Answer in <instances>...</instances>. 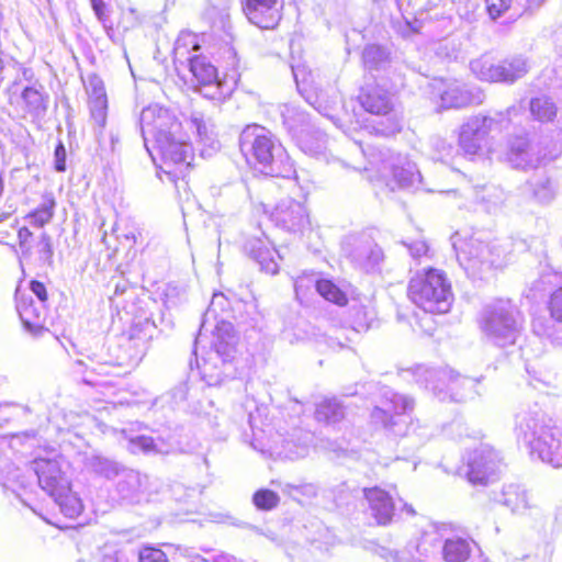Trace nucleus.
<instances>
[{
    "mask_svg": "<svg viewBox=\"0 0 562 562\" xmlns=\"http://www.w3.org/2000/svg\"><path fill=\"white\" fill-rule=\"evenodd\" d=\"M516 436L542 462L562 467V429L540 409L521 411L516 415Z\"/></svg>",
    "mask_w": 562,
    "mask_h": 562,
    "instance_id": "7ed1b4c3",
    "label": "nucleus"
},
{
    "mask_svg": "<svg viewBox=\"0 0 562 562\" xmlns=\"http://www.w3.org/2000/svg\"><path fill=\"white\" fill-rule=\"evenodd\" d=\"M387 120H389L390 125L385 130L382 131L383 134L392 135L401 130V123L398 120H396L394 117H389Z\"/></svg>",
    "mask_w": 562,
    "mask_h": 562,
    "instance_id": "338daca9",
    "label": "nucleus"
},
{
    "mask_svg": "<svg viewBox=\"0 0 562 562\" xmlns=\"http://www.w3.org/2000/svg\"><path fill=\"white\" fill-rule=\"evenodd\" d=\"M501 61L491 54H483L471 60L470 69L479 80L498 83L502 78Z\"/></svg>",
    "mask_w": 562,
    "mask_h": 562,
    "instance_id": "7c9ffc66",
    "label": "nucleus"
},
{
    "mask_svg": "<svg viewBox=\"0 0 562 562\" xmlns=\"http://www.w3.org/2000/svg\"><path fill=\"white\" fill-rule=\"evenodd\" d=\"M178 445L176 437L170 434L157 438L142 435L130 438L126 448L132 453H169Z\"/></svg>",
    "mask_w": 562,
    "mask_h": 562,
    "instance_id": "5701e85b",
    "label": "nucleus"
},
{
    "mask_svg": "<svg viewBox=\"0 0 562 562\" xmlns=\"http://www.w3.org/2000/svg\"><path fill=\"white\" fill-rule=\"evenodd\" d=\"M501 82L514 83L529 71V61L522 55H515L501 61Z\"/></svg>",
    "mask_w": 562,
    "mask_h": 562,
    "instance_id": "f704fd0d",
    "label": "nucleus"
},
{
    "mask_svg": "<svg viewBox=\"0 0 562 562\" xmlns=\"http://www.w3.org/2000/svg\"><path fill=\"white\" fill-rule=\"evenodd\" d=\"M364 67L369 70L385 69L389 64V53L379 45H368L362 53Z\"/></svg>",
    "mask_w": 562,
    "mask_h": 562,
    "instance_id": "c03bdc74",
    "label": "nucleus"
},
{
    "mask_svg": "<svg viewBox=\"0 0 562 562\" xmlns=\"http://www.w3.org/2000/svg\"><path fill=\"white\" fill-rule=\"evenodd\" d=\"M443 538L439 533V531L435 527H430L425 530L417 544L416 551L419 553L420 558H431L436 557L439 553L441 554Z\"/></svg>",
    "mask_w": 562,
    "mask_h": 562,
    "instance_id": "ea45409f",
    "label": "nucleus"
},
{
    "mask_svg": "<svg viewBox=\"0 0 562 562\" xmlns=\"http://www.w3.org/2000/svg\"><path fill=\"white\" fill-rule=\"evenodd\" d=\"M494 501L516 516L538 518L543 514L538 499L520 484H505Z\"/></svg>",
    "mask_w": 562,
    "mask_h": 562,
    "instance_id": "2eb2a0df",
    "label": "nucleus"
},
{
    "mask_svg": "<svg viewBox=\"0 0 562 562\" xmlns=\"http://www.w3.org/2000/svg\"><path fill=\"white\" fill-rule=\"evenodd\" d=\"M139 562H168L164 551L156 548H144L138 554Z\"/></svg>",
    "mask_w": 562,
    "mask_h": 562,
    "instance_id": "5fc2aeb1",
    "label": "nucleus"
},
{
    "mask_svg": "<svg viewBox=\"0 0 562 562\" xmlns=\"http://www.w3.org/2000/svg\"><path fill=\"white\" fill-rule=\"evenodd\" d=\"M370 164L378 169L380 178L387 186L398 188H418L422 176L416 165L406 156L396 154L389 148L378 149L371 154Z\"/></svg>",
    "mask_w": 562,
    "mask_h": 562,
    "instance_id": "1a4fd4ad",
    "label": "nucleus"
},
{
    "mask_svg": "<svg viewBox=\"0 0 562 562\" xmlns=\"http://www.w3.org/2000/svg\"><path fill=\"white\" fill-rule=\"evenodd\" d=\"M407 293L416 306L429 314H445L453 302L447 274L435 268L417 272L408 283Z\"/></svg>",
    "mask_w": 562,
    "mask_h": 562,
    "instance_id": "423d86ee",
    "label": "nucleus"
},
{
    "mask_svg": "<svg viewBox=\"0 0 562 562\" xmlns=\"http://www.w3.org/2000/svg\"><path fill=\"white\" fill-rule=\"evenodd\" d=\"M247 254L254 258L260 266V269L269 274H276L279 271L277 258H280L278 251L269 248L262 239H249L245 245Z\"/></svg>",
    "mask_w": 562,
    "mask_h": 562,
    "instance_id": "cd10ccee",
    "label": "nucleus"
},
{
    "mask_svg": "<svg viewBox=\"0 0 562 562\" xmlns=\"http://www.w3.org/2000/svg\"><path fill=\"white\" fill-rule=\"evenodd\" d=\"M529 112L535 121L550 123L557 117L558 106L551 98L539 95L530 99Z\"/></svg>",
    "mask_w": 562,
    "mask_h": 562,
    "instance_id": "e433bc0d",
    "label": "nucleus"
},
{
    "mask_svg": "<svg viewBox=\"0 0 562 562\" xmlns=\"http://www.w3.org/2000/svg\"><path fill=\"white\" fill-rule=\"evenodd\" d=\"M281 115L284 126L293 138L299 136L300 132L303 133L310 127L305 112L293 104L283 105Z\"/></svg>",
    "mask_w": 562,
    "mask_h": 562,
    "instance_id": "58836bf2",
    "label": "nucleus"
},
{
    "mask_svg": "<svg viewBox=\"0 0 562 562\" xmlns=\"http://www.w3.org/2000/svg\"><path fill=\"white\" fill-rule=\"evenodd\" d=\"M50 496L66 517L76 518L81 514L83 505L78 495L71 491V483L65 491H56Z\"/></svg>",
    "mask_w": 562,
    "mask_h": 562,
    "instance_id": "4c0bfd02",
    "label": "nucleus"
},
{
    "mask_svg": "<svg viewBox=\"0 0 562 562\" xmlns=\"http://www.w3.org/2000/svg\"><path fill=\"white\" fill-rule=\"evenodd\" d=\"M203 328L204 323L201 325L194 341L193 355L196 358L198 345L201 341ZM236 344L237 337L232 323H217L213 334L212 350L209 352L207 358L202 360V363H199L196 360L201 376L207 385H220L226 378H231L235 373L233 360L236 355Z\"/></svg>",
    "mask_w": 562,
    "mask_h": 562,
    "instance_id": "20e7f679",
    "label": "nucleus"
},
{
    "mask_svg": "<svg viewBox=\"0 0 562 562\" xmlns=\"http://www.w3.org/2000/svg\"><path fill=\"white\" fill-rule=\"evenodd\" d=\"M318 279H315L313 276L297 278L294 283L296 296L300 297L301 294H305V290H307L312 285L315 288V282Z\"/></svg>",
    "mask_w": 562,
    "mask_h": 562,
    "instance_id": "052dcab7",
    "label": "nucleus"
},
{
    "mask_svg": "<svg viewBox=\"0 0 562 562\" xmlns=\"http://www.w3.org/2000/svg\"><path fill=\"white\" fill-rule=\"evenodd\" d=\"M277 226L288 232H302L310 223L305 206L293 199L280 201L271 213Z\"/></svg>",
    "mask_w": 562,
    "mask_h": 562,
    "instance_id": "6ab92c4d",
    "label": "nucleus"
},
{
    "mask_svg": "<svg viewBox=\"0 0 562 562\" xmlns=\"http://www.w3.org/2000/svg\"><path fill=\"white\" fill-rule=\"evenodd\" d=\"M552 344H553L557 348L562 349V330H561L560 333H557V334L552 337Z\"/></svg>",
    "mask_w": 562,
    "mask_h": 562,
    "instance_id": "774afa93",
    "label": "nucleus"
},
{
    "mask_svg": "<svg viewBox=\"0 0 562 562\" xmlns=\"http://www.w3.org/2000/svg\"><path fill=\"white\" fill-rule=\"evenodd\" d=\"M487 11L493 20L502 16L514 7V0H486Z\"/></svg>",
    "mask_w": 562,
    "mask_h": 562,
    "instance_id": "603ef678",
    "label": "nucleus"
},
{
    "mask_svg": "<svg viewBox=\"0 0 562 562\" xmlns=\"http://www.w3.org/2000/svg\"><path fill=\"white\" fill-rule=\"evenodd\" d=\"M342 250L355 267L367 272L378 269L384 259L382 249L368 236L348 237Z\"/></svg>",
    "mask_w": 562,
    "mask_h": 562,
    "instance_id": "dca6fc26",
    "label": "nucleus"
},
{
    "mask_svg": "<svg viewBox=\"0 0 562 562\" xmlns=\"http://www.w3.org/2000/svg\"><path fill=\"white\" fill-rule=\"evenodd\" d=\"M359 101L367 112L374 115L389 116L394 110V92L379 82L363 88Z\"/></svg>",
    "mask_w": 562,
    "mask_h": 562,
    "instance_id": "412c9836",
    "label": "nucleus"
},
{
    "mask_svg": "<svg viewBox=\"0 0 562 562\" xmlns=\"http://www.w3.org/2000/svg\"><path fill=\"white\" fill-rule=\"evenodd\" d=\"M200 46L195 34L191 32H181L176 40L173 47L175 61H188V58L192 57L190 55L191 50H198Z\"/></svg>",
    "mask_w": 562,
    "mask_h": 562,
    "instance_id": "79ce46f5",
    "label": "nucleus"
},
{
    "mask_svg": "<svg viewBox=\"0 0 562 562\" xmlns=\"http://www.w3.org/2000/svg\"><path fill=\"white\" fill-rule=\"evenodd\" d=\"M119 239H123L130 247L137 240V233L134 228L128 229L126 233L117 234Z\"/></svg>",
    "mask_w": 562,
    "mask_h": 562,
    "instance_id": "0e129e2a",
    "label": "nucleus"
},
{
    "mask_svg": "<svg viewBox=\"0 0 562 562\" xmlns=\"http://www.w3.org/2000/svg\"><path fill=\"white\" fill-rule=\"evenodd\" d=\"M147 350V342L144 338L131 335L122 339L120 344V353L115 362L120 367L135 368Z\"/></svg>",
    "mask_w": 562,
    "mask_h": 562,
    "instance_id": "c85d7f7f",
    "label": "nucleus"
},
{
    "mask_svg": "<svg viewBox=\"0 0 562 562\" xmlns=\"http://www.w3.org/2000/svg\"><path fill=\"white\" fill-rule=\"evenodd\" d=\"M92 9L100 21H104L108 16L105 0H90Z\"/></svg>",
    "mask_w": 562,
    "mask_h": 562,
    "instance_id": "e2e57ef3",
    "label": "nucleus"
},
{
    "mask_svg": "<svg viewBox=\"0 0 562 562\" xmlns=\"http://www.w3.org/2000/svg\"><path fill=\"white\" fill-rule=\"evenodd\" d=\"M473 196L487 212L495 211L506 199L504 190L493 183L474 186Z\"/></svg>",
    "mask_w": 562,
    "mask_h": 562,
    "instance_id": "473e14b6",
    "label": "nucleus"
},
{
    "mask_svg": "<svg viewBox=\"0 0 562 562\" xmlns=\"http://www.w3.org/2000/svg\"><path fill=\"white\" fill-rule=\"evenodd\" d=\"M307 101L324 116H327L329 119H333V115L330 114L329 110L331 109V105H323L319 101V98L317 97L315 102H311L308 99Z\"/></svg>",
    "mask_w": 562,
    "mask_h": 562,
    "instance_id": "69168bd1",
    "label": "nucleus"
},
{
    "mask_svg": "<svg viewBox=\"0 0 562 562\" xmlns=\"http://www.w3.org/2000/svg\"><path fill=\"white\" fill-rule=\"evenodd\" d=\"M54 167L58 172H63L66 170V149L65 146L59 143L54 153Z\"/></svg>",
    "mask_w": 562,
    "mask_h": 562,
    "instance_id": "bf43d9fd",
    "label": "nucleus"
},
{
    "mask_svg": "<svg viewBox=\"0 0 562 562\" xmlns=\"http://www.w3.org/2000/svg\"><path fill=\"white\" fill-rule=\"evenodd\" d=\"M548 310L553 321L562 323V286L551 293Z\"/></svg>",
    "mask_w": 562,
    "mask_h": 562,
    "instance_id": "8fccbe9b",
    "label": "nucleus"
},
{
    "mask_svg": "<svg viewBox=\"0 0 562 562\" xmlns=\"http://www.w3.org/2000/svg\"><path fill=\"white\" fill-rule=\"evenodd\" d=\"M55 205V199L52 195H45L40 206L27 215L31 224L37 227H43L49 223L54 216Z\"/></svg>",
    "mask_w": 562,
    "mask_h": 562,
    "instance_id": "49530a36",
    "label": "nucleus"
},
{
    "mask_svg": "<svg viewBox=\"0 0 562 562\" xmlns=\"http://www.w3.org/2000/svg\"><path fill=\"white\" fill-rule=\"evenodd\" d=\"M317 293L326 301L335 303L339 306L347 304L348 299L344 291H341L331 280L319 279L315 282Z\"/></svg>",
    "mask_w": 562,
    "mask_h": 562,
    "instance_id": "a18cd8bd",
    "label": "nucleus"
},
{
    "mask_svg": "<svg viewBox=\"0 0 562 562\" xmlns=\"http://www.w3.org/2000/svg\"><path fill=\"white\" fill-rule=\"evenodd\" d=\"M239 148L246 161L263 175L286 179L295 175L285 148L261 125H248L241 131Z\"/></svg>",
    "mask_w": 562,
    "mask_h": 562,
    "instance_id": "f03ea898",
    "label": "nucleus"
},
{
    "mask_svg": "<svg viewBox=\"0 0 562 562\" xmlns=\"http://www.w3.org/2000/svg\"><path fill=\"white\" fill-rule=\"evenodd\" d=\"M16 311L24 328L33 335H38L44 329V305L35 304L31 297L16 296Z\"/></svg>",
    "mask_w": 562,
    "mask_h": 562,
    "instance_id": "393cba45",
    "label": "nucleus"
},
{
    "mask_svg": "<svg viewBox=\"0 0 562 562\" xmlns=\"http://www.w3.org/2000/svg\"><path fill=\"white\" fill-rule=\"evenodd\" d=\"M88 91L91 119L100 128H103L106 123L108 99L102 80L97 76L91 77Z\"/></svg>",
    "mask_w": 562,
    "mask_h": 562,
    "instance_id": "bb28decb",
    "label": "nucleus"
},
{
    "mask_svg": "<svg viewBox=\"0 0 562 562\" xmlns=\"http://www.w3.org/2000/svg\"><path fill=\"white\" fill-rule=\"evenodd\" d=\"M546 158L547 154H543L537 144H531L525 136H517L508 142L506 159L514 168H536Z\"/></svg>",
    "mask_w": 562,
    "mask_h": 562,
    "instance_id": "aec40b11",
    "label": "nucleus"
},
{
    "mask_svg": "<svg viewBox=\"0 0 562 562\" xmlns=\"http://www.w3.org/2000/svg\"><path fill=\"white\" fill-rule=\"evenodd\" d=\"M529 184L535 199L540 203H550L557 195V182L544 173L533 177Z\"/></svg>",
    "mask_w": 562,
    "mask_h": 562,
    "instance_id": "a19ab883",
    "label": "nucleus"
},
{
    "mask_svg": "<svg viewBox=\"0 0 562 562\" xmlns=\"http://www.w3.org/2000/svg\"><path fill=\"white\" fill-rule=\"evenodd\" d=\"M407 372H412L417 383L431 389L440 401L448 396L453 401H462L464 394L461 391L474 386L473 380L461 376L449 368L434 369L420 364Z\"/></svg>",
    "mask_w": 562,
    "mask_h": 562,
    "instance_id": "9d476101",
    "label": "nucleus"
},
{
    "mask_svg": "<svg viewBox=\"0 0 562 562\" xmlns=\"http://www.w3.org/2000/svg\"><path fill=\"white\" fill-rule=\"evenodd\" d=\"M316 419L325 423H336L344 418V406L336 398L324 400L317 405Z\"/></svg>",
    "mask_w": 562,
    "mask_h": 562,
    "instance_id": "37998d69",
    "label": "nucleus"
},
{
    "mask_svg": "<svg viewBox=\"0 0 562 562\" xmlns=\"http://www.w3.org/2000/svg\"><path fill=\"white\" fill-rule=\"evenodd\" d=\"M363 493L376 522L380 525L391 522L395 512V504L390 493L376 486L366 488Z\"/></svg>",
    "mask_w": 562,
    "mask_h": 562,
    "instance_id": "b1692460",
    "label": "nucleus"
},
{
    "mask_svg": "<svg viewBox=\"0 0 562 562\" xmlns=\"http://www.w3.org/2000/svg\"><path fill=\"white\" fill-rule=\"evenodd\" d=\"M295 140L303 153L312 157L322 158L326 156L327 138L319 130L310 127L303 133L300 132Z\"/></svg>",
    "mask_w": 562,
    "mask_h": 562,
    "instance_id": "2f4dec72",
    "label": "nucleus"
},
{
    "mask_svg": "<svg viewBox=\"0 0 562 562\" xmlns=\"http://www.w3.org/2000/svg\"><path fill=\"white\" fill-rule=\"evenodd\" d=\"M441 109H461L471 105H480L485 100V94L480 88L468 89L464 85L453 81L441 83L438 88Z\"/></svg>",
    "mask_w": 562,
    "mask_h": 562,
    "instance_id": "f3484780",
    "label": "nucleus"
},
{
    "mask_svg": "<svg viewBox=\"0 0 562 562\" xmlns=\"http://www.w3.org/2000/svg\"><path fill=\"white\" fill-rule=\"evenodd\" d=\"M40 486L49 495L56 491H65L70 484L69 462L58 452L50 450L38 456L32 462Z\"/></svg>",
    "mask_w": 562,
    "mask_h": 562,
    "instance_id": "f8f14e48",
    "label": "nucleus"
},
{
    "mask_svg": "<svg viewBox=\"0 0 562 562\" xmlns=\"http://www.w3.org/2000/svg\"><path fill=\"white\" fill-rule=\"evenodd\" d=\"M292 74L296 83V88L301 94L307 90V87L312 82V75L305 69L304 66H292Z\"/></svg>",
    "mask_w": 562,
    "mask_h": 562,
    "instance_id": "864d4df0",
    "label": "nucleus"
},
{
    "mask_svg": "<svg viewBox=\"0 0 562 562\" xmlns=\"http://www.w3.org/2000/svg\"><path fill=\"white\" fill-rule=\"evenodd\" d=\"M252 503L259 510H272L280 503L279 495L268 488H260L252 495Z\"/></svg>",
    "mask_w": 562,
    "mask_h": 562,
    "instance_id": "09e8293b",
    "label": "nucleus"
},
{
    "mask_svg": "<svg viewBox=\"0 0 562 562\" xmlns=\"http://www.w3.org/2000/svg\"><path fill=\"white\" fill-rule=\"evenodd\" d=\"M524 317L510 300H496L481 312L480 328L484 336L499 347L514 345L520 335Z\"/></svg>",
    "mask_w": 562,
    "mask_h": 562,
    "instance_id": "0eeeda50",
    "label": "nucleus"
},
{
    "mask_svg": "<svg viewBox=\"0 0 562 562\" xmlns=\"http://www.w3.org/2000/svg\"><path fill=\"white\" fill-rule=\"evenodd\" d=\"M375 318V311L371 305L355 302L348 308V324L357 333L368 330Z\"/></svg>",
    "mask_w": 562,
    "mask_h": 562,
    "instance_id": "c9c22d12",
    "label": "nucleus"
},
{
    "mask_svg": "<svg viewBox=\"0 0 562 562\" xmlns=\"http://www.w3.org/2000/svg\"><path fill=\"white\" fill-rule=\"evenodd\" d=\"M520 106H509L505 111L495 112L494 115L477 113L467 117L459 127L458 146L464 156L473 159L491 150L494 131L502 130L505 122L520 112Z\"/></svg>",
    "mask_w": 562,
    "mask_h": 562,
    "instance_id": "39448f33",
    "label": "nucleus"
},
{
    "mask_svg": "<svg viewBox=\"0 0 562 562\" xmlns=\"http://www.w3.org/2000/svg\"><path fill=\"white\" fill-rule=\"evenodd\" d=\"M115 492L119 501L137 504L149 496L148 476L132 469H122Z\"/></svg>",
    "mask_w": 562,
    "mask_h": 562,
    "instance_id": "a211bd4d",
    "label": "nucleus"
},
{
    "mask_svg": "<svg viewBox=\"0 0 562 562\" xmlns=\"http://www.w3.org/2000/svg\"><path fill=\"white\" fill-rule=\"evenodd\" d=\"M243 10L249 22L260 29H274L280 19L278 0H245Z\"/></svg>",
    "mask_w": 562,
    "mask_h": 562,
    "instance_id": "4be33fe9",
    "label": "nucleus"
},
{
    "mask_svg": "<svg viewBox=\"0 0 562 562\" xmlns=\"http://www.w3.org/2000/svg\"><path fill=\"white\" fill-rule=\"evenodd\" d=\"M188 123L190 128L194 130L196 133L200 143L205 146V148L201 149L202 156H210L213 151H216L220 148V143L215 138L213 130L207 125L200 113L192 114Z\"/></svg>",
    "mask_w": 562,
    "mask_h": 562,
    "instance_id": "72a5a7b5",
    "label": "nucleus"
},
{
    "mask_svg": "<svg viewBox=\"0 0 562 562\" xmlns=\"http://www.w3.org/2000/svg\"><path fill=\"white\" fill-rule=\"evenodd\" d=\"M32 237V233L27 227H21L18 231L19 238V247L21 255L23 257H29L31 255V247L29 245V239Z\"/></svg>",
    "mask_w": 562,
    "mask_h": 562,
    "instance_id": "4d7b16f0",
    "label": "nucleus"
},
{
    "mask_svg": "<svg viewBox=\"0 0 562 562\" xmlns=\"http://www.w3.org/2000/svg\"><path fill=\"white\" fill-rule=\"evenodd\" d=\"M403 245L407 247L411 256L415 259L425 256L428 251V246L424 240H415L412 243L404 241Z\"/></svg>",
    "mask_w": 562,
    "mask_h": 562,
    "instance_id": "13d9d810",
    "label": "nucleus"
},
{
    "mask_svg": "<svg viewBox=\"0 0 562 562\" xmlns=\"http://www.w3.org/2000/svg\"><path fill=\"white\" fill-rule=\"evenodd\" d=\"M188 68L192 76L191 83L204 98L222 101L231 93L227 81L218 78L216 67L207 57L194 55L188 58Z\"/></svg>",
    "mask_w": 562,
    "mask_h": 562,
    "instance_id": "ddd939ff",
    "label": "nucleus"
},
{
    "mask_svg": "<svg viewBox=\"0 0 562 562\" xmlns=\"http://www.w3.org/2000/svg\"><path fill=\"white\" fill-rule=\"evenodd\" d=\"M30 290L38 299L40 303L44 305L47 301V292L44 283L33 280L30 283Z\"/></svg>",
    "mask_w": 562,
    "mask_h": 562,
    "instance_id": "680f3d73",
    "label": "nucleus"
},
{
    "mask_svg": "<svg viewBox=\"0 0 562 562\" xmlns=\"http://www.w3.org/2000/svg\"><path fill=\"white\" fill-rule=\"evenodd\" d=\"M475 548L470 537L453 535L443 539L441 557L446 562H467Z\"/></svg>",
    "mask_w": 562,
    "mask_h": 562,
    "instance_id": "a878e982",
    "label": "nucleus"
},
{
    "mask_svg": "<svg viewBox=\"0 0 562 562\" xmlns=\"http://www.w3.org/2000/svg\"><path fill=\"white\" fill-rule=\"evenodd\" d=\"M453 248L460 266L473 277L487 269L502 267L507 257L503 245L497 243L490 245L474 236L461 239L459 235H456Z\"/></svg>",
    "mask_w": 562,
    "mask_h": 562,
    "instance_id": "6e6552de",
    "label": "nucleus"
},
{
    "mask_svg": "<svg viewBox=\"0 0 562 562\" xmlns=\"http://www.w3.org/2000/svg\"><path fill=\"white\" fill-rule=\"evenodd\" d=\"M383 398L382 406H375L371 413L372 422L396 436L406 435L409 413L414 408L413 398L392 390L385 391Z\"/></svg>",
    "mask_w": 562,
    "mask_h": 562,
    "instance_id": "9b49d317",
    "label": "nucleus"
},
{
    "mask_svg": "<svg viewBox=\"0 0 562 562\" xmlns=\"http://www.w3.org/2000/svg\"><path fill=\"white\" fill-rule=\"evenodd\" d=\"M38 256L43 262L50 265L53 262V244L52 238L47 233H43L40 237L38 244Z\"/></svg>",
    "mask_w": 562,
    "mask_h": 562,
    "instance_id": "3c124183",
    "label": "nucleus"
},
{
    "mask_svg": "<svg viewBox=\"0 0 562 562\" xmlns=\"http://www.w3.org/2000/svg\"><path fill=\"white\" fill-rule=\"evenodd\" d=\"M499 453L487 443H480L467 458V476L472 484L486 485L494 481L502 468Z\"/></svg>",
    "mask_w": 562,
    "mask_h": 562,
    "instance_id": "4468645a",
    "label": "nucleus"
},
{
    "mask_svg": "<svg viewBox=\"0 0 562 562\" xmlns=\"http://www.w3.org/2000/svg\"><path fill=\"white\" fill-rule=\"evenodd\" d=\"M121 9L125 18L130 20L132 26L137 25L142 22L144 15L134 3L130 1L126 4L122 3Z\"/></svg>",
    "mask_w": 562,
    "mask_h": 562,
    "instance_id": "6e6d98bb",
    "label": "nucleus"
},
{
    "mask_svg": "<svg viewBox=\"0 0 562 562\" xmlns=\"http://www.w3.org/2000/svg\"><path fill=\"white\" fill-rule=\"evenodd\" d=\"M90 467L94 473L106 479L119 477L123 469L115 461L102 457H93L90 460Z\"/></svg>",
    "mask_w": 562,
    "mask_h": 562,
    "instance_id": "de8ad7c7",
    "label": "nucleus"
},
{
    "mask_svg": "<svg viewBox=\"0 0 562 562\" xmlns=\"http://www.w3.org/2000/svg\"><path fill=\"white\" fill-rule=\"evenodd\" d=\"M25 112L33 119H42L47 111L49 97L42 85L25 87L21 92Z\"/></svg>",
    "mask_w": 562,
    "mask_h": 562,
    "instance_id": "c756f323",
    "label": "nucleus"
},
{
    "mask_svg": "<svg viewBox=\"0 0 562 562\" xmlns=\"http://www.w3.org/2000/svg\"><path fill=\"white\" fill-rule=\"evenodd\" d=\"M145 147L155 161L149 148V137L154 139V149L159 154L165 172L184 177L193 160L192 146L180 135L181 123L167 109L157 104L145 108L139 117Z\"/></svg>",
    "mask_w": 562,
    "mask_h": 562,
    "instance_id": "f257e3e1",
    "label": "nucleus"
}]
</instances>
